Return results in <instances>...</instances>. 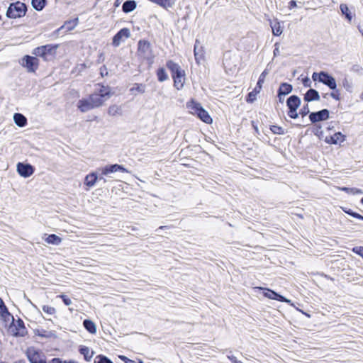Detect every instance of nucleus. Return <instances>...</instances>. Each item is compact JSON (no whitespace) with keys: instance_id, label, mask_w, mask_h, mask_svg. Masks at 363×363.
I'll return each mask as SVG.
<instances>
[{"instance_id":"nucleus-38","label":"nucleus","mask_w":363,"mask_h":363,"mask_svg":"<svg viewBox=\"0 0 363 363\" xmlns=\"http://www.w3.org/2000/svg\"><path fill=\"white\" fill-rule=\"evenodd\" d=\"M94 363H113L109 358L107 357L99 354L94 359Z\"/></svg>"},{"instance_id":"nucleus-61","label":"nucleus","mask_w":363,"mask_h":363,"mask_svg":"<svg viewBox=\"0 0 363 363\" xmlns=\"http://www.w3.org/2000/svg\"><path fill=\"white\" fill-rule=\"evenodd\" d=\"M284 96V95H279V94H277V96L279 98V101L281 104L284 102V97H283Z\"/></svg>"},{"instance_id":"nucleus-10","label":"nucleus","mask_w":363,"mask_h":363,"mask_svg":"<svg viewBox=\"0 0 363 363\" xmlns=\"http://www.w3.org/2000/svg\"><path fill=\"white\" fill-rule=\"evenodd\" d=\"M330 112L328 109L324 108L316 112H311L309 114V119L312 123L325 121L329 118Z\"/></svg>"},{"instance_id":"nucleus-56","label":"nucleus","mask_w":363,"mask_h":363,"mask_svg":"<svg viewBox=\"0 0 363 363\" xmlns=\"http://www.w3.org/2000/svg\"><path fill=\"white\" fill-rule=\"evenodd\" d=\"M297 5H296V1H294V0H291V1H289V9H294V7H296Z\"/></svg>"},{"instance_id":"nucleus-3","label":"nucleus","mask_w":363,"mask_h":363,"mask_svg":"<svg viewBox=\"0 0 363 363\" xmlns=\"http://www.w3.org/2000/svg\"><path fill=\"white\" fill-rule=\"evenodd\" d=\"M26 10L27 7L24 3L16 1L10 4L6 11V16L9 18H21L26 15Z\"/></svg>"},{"instance_id":"nucleus-23","label":"nucleus","mask_w":363,"mask_h":363,"mask_svg":"<svg viewBox=\"0 0 363 363\" xmlns=\"http://www.w3.org/2000/svg\"><path fill=\"white\" fill-rule=\"evenodd\" d=\"M292 85L286 82H283L280 84L279 88L277 91V94L279 95H288L292 91Z\"/></svg>"},{"instance_id":"nucleus-33","label":"nucleus","mask_w":363,"mask_h":363,"mask_svg":"<svg viewBox=\"0 0 363 363\" xmlns=\"http://www.w3.org/2000/svg\"><path fill=\"white\" fill-rule=\"evenodd\" d=\"M45 241L49 244L58 245L61 243L62 239L55 234H51L47 237Z\"/></svg>"},{"instance_id":"nucleus-42","label":"nucleus","mask_w":363,"mask_h":363,"mask_svg":"<svg viewBox=\"0 0 363 363\" xmlns=\"http://www.w3.org/2000/svg\"><path fill=\"white\" fill-rule=\"evenodd\" d=\"M131 91H136L139 93L143 94L145 91V85L143 84H135L134 86L131 88Z\"/></svg>"},{"instance_id":"nucleus-26","label":"nucleus","mask_w":363,"mask_h":363,"mask_svg":"<svg viewBox=\"0 0 363 363\" xmlns=\"http://www.w3.org/2000/svg\"><path fill=\"white\" fill-rule=\"evenodd\" d=\"M83 326L91 334H95L96 333V324L89 319H85L83 321Z\"/></svg>"},{"instance_id":"nucleus-12","label":"nucleus","mask_w":363,"mask_h":363,"mask_svg":"<svg viewBox=\"0 0 363 363\" xmlns=\"http://www.w3.org/2000/svg\"><path fill=\"white\" fill-rule=\"evenodd\" d=\"M130 36V30L127 28L121 29L113 38L112 44L115 47L119 46L121 43L124 39L128 38Z\"/></svg>"},{"instance_id":"nucleus-9","label":"nucleus","mask_w":363,"mask_h":363,"mask_svg":"<svg viewBox=\"0 0 363 363\" xmlns=\"http://www.w3.org/2000/svg\"><path fill=\"white\" fill-rule=\"evenodd\" d=\"M99 172H101L102 175L108 176L109 174L115 173L117 172H129V171L125 169L123 165L114 164H108L98 169Z\"/></svg>"},{"instance_id":"nucleus-11","label":"nucleus","mask_w":363,"mask_h":363,"mask_svg":"<svg viewBox=\"0 0 363 363\" xmlns=\"http://www.w3.org/2000/svg\"><path fill=\"white\" fill-rule=\"evenodd\" d=\"M17 172L20 176L27 178L34 172V167L28 163L18 162L17 164Z\"/></svg>"},{"instance_id":"nucleus-45","label":"nucleus","mask_w":363,"mask_h":363,"mask_svg":"<svg viewBox=\"0 0 363 363\" xmlns=\"http://www.w3.org/2000/svg\"><path fill=\"white\" fill-rule=\"evenodd\" d=\"M310 109L308 104L304 105L299 111V114L302 116V117H305L308 114H310Z\"/></svg>"},{"instance_id":"nucleus-21","label":"nucleus","mask_w":363,"mask_h":363,"mask_svg":"<svg viewBox=\"0 0 363 363\" xmlns=\"http://www.w3.org/2000/svg\"><path fill=\"white\" fill-rule=\"evenodd\" d=\"M89 99H82L78 102V108L82 112H86L91 109L95 108Z\"/></svg>"},{"instance_id":"nucleus-63","label":"nucleus","mask_w":363,"mask_h":363,"mask_svg":"<svg viewBox=\"0 0 363 363\" xmlns=\"http://www.w3.org/2000/svg\"><path fill=\"white\" fill-rule=\"evenodd\" d=\"M328 95V94H323V96L324 98H327Z\"/></svg>"},{"instance_id":"nucleus-16","label":"nucleus","mask_w":363,"mask_h":363,"mask_svg":"<svg viewBox=\"0 0 363 363\" xmlns=\"http://www.w3.org/2000/svg\"><path fill=\"white\" fill-rule=\"evenodd\" d=\"M345 139V136L341 133L337 132L335 133L333 135L330 136L329 138L327 137L325 138V142L328 144H340L342 143Z\"/></svg>"},{"instance_id":"nucleus-14","label":"nucleus","mask_w":363,"mask_h":363,"mask_svg":"<svg viewBox=\"0 0 363 363\" xmlns=\"http://www.w3.org/2000/svg\"><path fill=\"white\" fill-rule=\"evenodd\" d=\"M166 66L170 70L172 77L184 75V72L182 69L180 65L172 60L167 61Z\"/></svg>"},{"instance_id":"nucleus-59","label":"nucleus","mask_w":363,"mask_h":363,"mask_svg":"<svg viewBox=\"0 0 363 363\" xmlns=\"http://www.w3.org/2000/svg\"><path fill=\"white\" fill-rule=\"evenodd\" d=\"M351 191H352L353 193H357V194H363V191L361 190V189H350Z\"/></svg>"},{"instance_id":"nucleus-7","label":"nucleus","mask_w":363,"mask_h":363,"mask_svg":"<svg viewBox=\"0 0 363 363\" xmlns=\"http://www.w3.org/2000/svg\"><path fill=\"white\" fill-rule=\"evenodd\" d=\"M9 330L14 337H24L28 333L24 323L21 318H18L16 323H14V320H12Z\"/></svg>"},{"instance_id":"nucleus-15","label":"nucleus","mask_w":363,"mask_h":363,"mask_svg":"<svg viewBox=\"0 0 363 363\" xmlns=\"http://www.w3.org/2000/svg\"><path fill=\"white\" fill-rule=\"evenodd\" d=\"M264 290L265 291L264 292V295L265 297H267L270 299L281 301V302H288L289 301L285 297L279 294L278 293L275 292L273 290H271L269 289H264Z\"/></svg>"},{"instance_id":"nucleus-31","label":"nucleus","mask_w":363,"mask_h":363,"mask_svg":"<svg viewBox=\"0 0 363 363\" xmlns=\"http://www.w3.org/2000/svg\"><path fill=\"white\" fill-rule=\"evenodd\" d=\"M152 2H154L163 8L167 9L171 8L175 2V0H150Z\"/></svg>"},{"instance_id":"nucleus-51","label":"nucleus","mask_w":363,"mask_h":363,"mask_svg":"<svg viewBox=\"0 0 363 363\" xmlns=\"http://www.w3.org/2000/svg\"><path fill=\"white\" fill-rule=\"evenodd\" d=\"M100 74L102 77L108 74V69L106 65H103L100 67Z\"/></svg>"},{"instance_id":"nucleus-41","label":"nucleus","mask_w":363,"mask_h":363,"mask_svg":"<svg viewBox=\"0 0 363 363\" xmlns=\"http://www.w3.org/2000/svg\"><path fill=\"white\" fill-rule=\"evenodd\" d=\"M342 86L348 92H352L353 85L347 78L342 79Z\"/></svg>"},{"instance_id":"nucleus-64","label":"nucleus","mask_w":363,"mask_h":363,"mask_svg":"<svg viewBox=\"0 0 363 363\" xmlns=\"http://www.w3.org/2000/svg\"><path fill=\"white\" fill-rule=\"evenodd\" d=\"M360 98H361L362 100H363V92L361 94Z\"/></svg>"},{"instance_id":"nucleus-46","label":"nucleus","mask_w":363,"mask_h":363,"mask_svg":"<svg viewBox=\"0 0 363 363\" xmlns=\"http://www.w3.org/2000/svg\"><path fill=\"white\" fill-rule=\"evenodd\" d=\"M352 252L363 259V246H356L352 248Z\"/></svg>"},{"instance_id":"nucleus-54","label":"nucleus","mask_w":363,"mask_h":363,"mask_svg":"<svg viewBox=\"0 0 363 363\" xmlns=\"http://www.w3.org/2000/svg\"><path fill=\"white\" fill-rule=\"evenodd\" d=\"M279 43H276L275 45H274V52H273V54H274V57H277L279 55Z\"/></svg>"},{"instance_id":"nucleus-44","label":"nucleus","mask_w":363,"mask_h":363,"mask_svg":"<svg viewBox=\"0 0 363 363\" xmlns=\"http://www.w3.org/2000/svg\"><path fill=\"white\" fill-rule=\"evenodd\" d=\"M42 309H43V312H45V313H47L48 315H53L56 312V310L54 307L45 306V305L42 307Z\"/></svg>"},{"instance_id":"nucleus-58","label":"nucleus","mask_w":363,"mask_h":363,"mask_svg":"<svg viewBox=\"0 0 363 363\" xmlns=\"http://www.w3.org/2000/svg\"><path fill=\"white\" fill-rule=\"evenodd\" d=\"M63 362H64V361H62L60 358H57V357L53 358L51 360V363H63Z\"/></svg>"},{"instance_id":"nucleus-40","label":"nucleus","mask_w":363,"mask_h":363,"mask_svg":"<svg viewBox=\"0 0 363 363\" xmlns=\"http://www.w3.org/2000/svg\"><path fill=\"white\" fill-rule=\"evenodd\" d=\"M78 23V18H74L72 21H66L64 26L69 30L74 29Z\"/></svg>"},{"instance_id":"nucleus-53","label":"nucleus","mask_w":363,"mask_h":363,"mask_svg":"<svg viewBox=\"0 0 363 363\" xmlns=\"http://www.w3.org/2000/svg\"><path fill=\"white\" fill-rule=\"evenodd\" d=\"M119 358L123 361L125 363H137L134 360H132L129 358H128L127 357L125 356H123V355H121L119 356Z\"/></svg>"},{"instance_id":"nucleus-20","label":"nucleus","mask_w":363,"mask_h":363,"mask_svg":"<svg viewBox=\"0 0 363 363\" xmlns=\"http://www.w3.org/2000/svg\"><path fill=\"white\" fill-rule=\"evenodd\" d=\"M89 98L93 105L92 106H94V108H98V107L101 106L104 104V103L106 101V99L102 98L101 96L96 94L94 92L92 93L91 94H90Z\"/></svg>"},{"instance_id":"nucleus-2","label":"nucleus","mask_w":363,"mask_h":363,"mask_svg":"<svg viewBox=\"0 0 363 363\" xmlns=\"http://www.w3.org/2000/svg\"><path fill=\"white\" fill-rule=\"evenodd\" d=\"M311 78L313 82H318L322 83L333 91L336 90V80L331 74L327 72L320 71V72H313L312 74Z\"/></svg>"},{"instance_id":"nucleus-35","label":"nucleus","mask_w":363,"mask_h":363,"mask_svg":"<svg viewBox=\"0 0 363 363\" xmlns=\"http://www.w3.org/2000/svg\"><path fill=\"white\" fill-rule=\"evenodd\" d=\"M174 80V86L177 89H181L184 86V75H179L172 77Z\"/></svg>"},{"instance_id":"nucleus-1","label":"nucleus","mask_w":363,"mask_h":363,"mask_svg":"<svg viewBox=\"0 0 363 363\" xmlns=\"http://www.w3.org/2000/svg\"><path fill=\"white\" fill-rule=\"evenodd\" d=\"M58 45L48 44L35 48L32 53L36 57H42L45 61H49L55 57Z\"/></svg>"},{"instance_id":"nucleus-19","label":"nucleus","mask_w":363,"mask_h":363,"mask_svg":"<svg viewBox=\"0 0 363 363\" xmlns=\"http://www.w3.org/2000/svg\"><path fill=\"white\" fill-rule=\"evenodd\" d=\"M301 104V99L296 95L290 96L286 100V106L289 109L298 108Z\"/></svg>"},{"instance_id":"nucleus-17","label":"nucleus","mask_w":363,"mask_h":363,"mask_svg":"<svg viewBox=\"0 0 363 363\" xmlns=\"http://www.w3.org/2000/svg\"><path fill=\"white\" fill-rule=\"evenodd\" d=\"M98 181V174L96 172H92L87 174L84 181V184L89 188L93 187Z\"/></svg>"},{"instance_id":"nucleus-43","label":"nucleus","mask_w":363,"mask_h":363,"mask_svg":"<svg viewBox=\"0 0 363 363\" xmlns=\"http://www.w3.org/2000/svg\"><path fill=\"white\" fill-rule=\"evenodd\" d=\"M268 73L269 72H268L267 69H264L261 73V74L259 75L258 82L257 83V85H259V86L262 87V84L264 82L265 78H266L267 75L268 74Z\"/></svg>"},{"instance_id":"nucleus-36","label":"nucleus","mask_w":363,"mask_h":363,"mask_svg":"<svg viewBox=\"0 0 363 363\" xmlns=\"http://www.w3.org/2000/svg\"><path fill=\"white\" fill-rule=\"evenodd\" d=\"M157 77L158 79V81L160 82H164L168 79V75L163 67H160L157 70Z\"/></svg>"},{"instance_id":"nucleus-62","label":"nucleus","mask_w":363,"mask_h":363,"mask_svg":"<svg viewBox=\"0 0 363 363\" xmlns=\"http://www.w3.org/2000/svg\"><path fill=\"white\" fill-rule=\"evenodd\" d=\"M121 1H122V0H116L115 3H114V6L116 7H118L121 4Z\"/></svg>"},{"instance_id":"nucleus-6","label":"nucleus","mask_w":363,"mask_h":363,"mask_svg":"<svg viewBox=\"0 0 363 363\" xmlns=\"http://www.w3.org/2000/svg\"><path fill=\"white\" fill-rule=\"evenodd\" d=\"M138 51L139 55L143 59L150 60L153 58L151 44L145 40H140L138 43Z\"/></svg>"},{"instance_id":"nucleus-48","label":"nucleus","mask_w":363,"mask_h":363,"mask_svg":"<svg viewBox=\"0 0 363 363\" xmlns=\"http://www.w3.org/2000/svg\"><path fill=\"white\" fill-rule=\"evenodd\" d=\"M297 109L298 108H291V109H289V111H288V116L291 118H293V119H296L298 117V114L297 113Z\"/></svg>"},{"instance_id":"nucleus-37","label":"nucleus","mask_w":363,"mask_h":363,"mask_svg":"<svg viewBox=\"0 0 363 363\" xmlns=\"http://www.w3.org/2000/svg\"><path fill=\"white\" fill-rule=\"evenodd\" d=\"M271 27L274 35L279 36L283 32L279 22H275L274 24H271Z\"/></svg>"},{"instance_id":"nucleus-5","label":"nucleus","mask_w":363,"mask_h":363,"mask_svg":"<svg viewBox=\"0 0 363 363\" xmlns=\"http://www.w3.org/2000/svg\"><path fill=\"white\" fill-rule=\"evenodd\" d=\"M25 354L30 363H47L46 357L43 351L35 347H28Z\"/></svg>"},{"instance_id":"nucleus-28","label":"nucleus","mask_w":363,"mask_h":363,"mask_svg":"<svg viewBox=\"0 0 363 363\" xmlns=\"http://www.w3.org/2000/svg\"><path fill=\"white\" fill-rule=\"evenodd\" d=\"M123 113L122 108L121 106L111 105L108 109V114L111 116H121Z\"/></svg>"},{"instance_id":"nucleus-49","label":"nucleus","mask_w":363,"mask_h":363,"mask_svg":"<svg viewBox=\"0 0 363 363\" xmlns=\"http://www.w3.org/2000/svg\"><path fill=\"white\" fill-rule=\"evenodd\" d=\"M35 334L38 336L42 337H51L50 333H47L45 330H37L35 333Z\"/></svg>"},{"instance_id":"nucleus-27","label":"nucleus","mask_w":363,"mask_h":363,"mask_svg":"<svg viewBox=\"0 0 363 363\" xmlns=\"http://www.w3.org/2000/svg\"><path fill=\"white\" fill-rule=\"evenodd\" d=\"M261 89H262V87L257 84L256 86L254 88V89L247 94V96L246 97L247 102H248V103L254 102L256 100V96H257V94H259L260 92Z\"/></svg>"},{"instance_id":"nucleus-47","label":"nucleus","mask_w":363,"mask_h":363,"mask_svg":"<svg viewBox=\"0 0 363 363\" xmlns=\"http://www.w3.org/2000/svg\"><path fill=\"white\" fill-rule=\"evenodd\" d=\"M59 297L62 300L63 303L66 306H70L72 303V300L67 295L61 294Z\"/></svg>"},{"instance_id":"nucleus-57","label":"nucleus","mask_w":363,"mask_h":363,"mask_svg":"<svg viewBox=\"0 0 363 363\" xmlns=\"http://www.w3.org/2000/svg\"><path fill=\"white\" fill-rule=\"evenodd\" d=\"M228 359L233 362V363H239L240 361L238 360L237 358L232 355V356H228Z\"/></svg>"},{"instance_id":"nucleus-30","label":"nucleus","mask_w":363,"mask_h":363,"mask_svg":"<svg viewBox=\"0 0 363 363\" xmlns=\"http://www.w3.org/2000/svg\"><path fill=\"white\" fill-rule=\"evenodd\" d=\"M340 9L342 14L345 15V18L349 22H351V21L352 19V15L351 12L350 11L348 6L345 4H341L340 6Z\"/></svg>"},{"instance_id":"nucleus-25","label":"nucleus","mask_w":363,"mask_h":363,"mask_svg":"<svg viewBox=\"0 0 363 363\" xmlns=\"http://www.w3.org/2000/svg\"><path fill=\"white\" fill-rule=\"evenodd\" d=\"M13 121L18 127H24L27 124V118L19 113H14Z\"/></svg>"},{"instance_id":"nucleus-18","label":"nucleus","mask_w":363,"mask_h":363,"mask_svg":"<svg viewBox=\"0 0 363 363\" xmlns=\"http://www.w3.org/2000/svg\"><path fill=\"white\" fill-rule=\"evenodd\" d=\"M303 99L306 102L318 101L320 99V95L317 90L310 88L305 94Z\"/></svg>"},{"instance_id":"nucleus-60","label":"nucleus","mask_w":363,"mask_h":363,"mask_svg":"<svg viewBox=\"0 0 363 363\" xmlns=\"http://www.w3.org/2000/svg\"><path fill=\"white\" fill-rule=\"evenodd\" d=\"M104 175L101 174V176H98V181H103L104 183L106 182V179L104 177Z\"/></svg>"},{"instance_id":"nucleus-50","label":"nucleus","mask_w":363,"mask_h":363,"mask_svg":"<svg viewBox=\"0 0 363 363\" xmlns=\"http://www.w3.org/2000/svg\"><path fill=\"white\" fill-rule=\"evenodd\" d=\"M344 211H345L347 214H348V215H350V216H352V217H354V218H357V219H359V218H361V215H360L359 213H356V212L353 211H352V210H351V209H347V210L344 209Z\"/></svg>"},{"instance_id":"nucleus-32","label":"nucleus","mask_w":363,"mask_h":363,"mask_svg":"<svg viewBox=\"0 0 363 363\" xmlns=\"http://www.w3.org/2000/svg\"><path fill=\"white\" fill-rule=\"evenodd\" d=\"M0 315L5 320L9 317H11L13 320H14L13 316L9 312L4 302L0 303Z\"/></svg>"},{"instance_id":"nucleus-39","label":"nucleus","mask_w":363,"mask_h":363,"mask_svg":"<svg viewBox=\"0 0 363 363\" xmlns=\"http://www.w3.org/2000/svg\"><path fill=\"white\" fill-rule=\"evenodd\" d=\"M270 130H272V132L274 134L284 135L285 133L284 129L282 127L279 126V125H271Z\"/></svg>"},{"instance_id":"nucleus-24","label":"nucleus","mask_w":363,"mask_h":363,"mask_svg":"<svg viewBox=\"0 0 363 363\" xmlns=\"http://www.w3.org/2000/svg\"><path fill=\"white\" fill-rule=\"evenodd\" d=\"M79 352L81 354H82L84 357V359L87 362L91 361L94 352L91 351L88 347L82 345L79 347Z\"/></svg>"},{"instance_id":"nucleus-55","label":"nucleus","mask_w":363,"mask_h":363,"mask_svg":"<svg viewBox=\"0 0 363 363\" xmlns=\"http://www.w3.org/2000/svg\"><path fill=\"white\" fill-rule=\"evenodd\" d=\"M303 84L305 87H311V82L308 77L303 79Z\"/></svg>"},{"instance_id":"nucleus-29","label":"nucleus","mask_w":363,"mask_h":363,"mask_svg":"<svg viewBox=\"0 0 363 363\" xmlns=\"http://www.w3.org/2000/svg\"><path fill=\"white\" fill-rule=\"evenodd\" d=\"M199 40H196V42H195V45H194V57H195V60L197 62H199V61L202 59L203 57V50H202V47H200L199 48Z\"/></svg>"},{"instance_id":"nucleus-52","label":"nucleus","mask_w":363,"mask_h":363,"mask_svg":"<svg viewBox=\"0 0 363 363\" xmlns=\"http://www.w3.org/2000/svg\"><path fill=\"white\" fill-rule=\"evenodd\" d=\"M335 91H333V92H331V93L330 94V96L333 99H335V100H337V101H339V100L340 99V93H339V90H337V89H336V90H335Z\"/></svg>"},{"instance_id":"nucleus-4","label":"nucleus","mask_w":363,"mask_h":363,"mask_svg":"<svg viewBox=\"0 0 363 363\" xmlns=\"http://www.w3.org/2000/svg\"><path fill=\"white\" fill-rule=\"evenodd\" d=\"M188 107L191 109V112L193 114L196 115L204 123L207 124L212 123L211 117L199 103L192 100L190 104L188 105Z\"/></svg>"},{"instance_id":"nucleus-13","label":"nucleus","mask_w":363,"mask_h":363,"mask_svg":"<svg viewBox=\"0 0 363 363\" xmlns=\"http://www.w3.org/2000/svg\"><path fill=\"white\" fill-rule=\"evenodd\" d=\"M94 92L101 96L106 100L109 99L112 95L111 87L108 86H104L101 84H97L96 85V88Z\"/></svg>"},{"instance_id":"nucleus-8","label":"nucleus","mask_w":363,"mask_h":363,"mask_svg":"<svg viewBox=\"0 0 363 363\" xmlns=\"http://www.w3.org/2000/svg\"><path fill=\"white\" fill-rule=\"evenodd\" d=\"M39 60L36 57L25 55L22 58L21 65L26 67L28 72H35L38 68Z\"/></svg>"},{"instance_id":"nucleus-34","label":"nucleus","mask_w":363,"mask_h":363,"mask_svg":"<svg viewBox=\"0 0 363 363\" xmlns=\"http://www.w3.org/2000/svg\"><path fill=\"white\" fill-rule=\"evenodd\" d=\"M32 6L36 11H41L44 9L46 5V0H32Z\"/></svg>"},{"instance_id":"nucleus-22","label":"nucleus","mask_w":363,"mask_h":363,"mask_svg":"<svg viewBox=\"0 0 363 363\" xmlns=\"http://www.w3.org/2000/svg\"><path fill=\"white\" fill-rule=\"evenodd\" d=\"M137 3L135 0H127L122 6V10L124 13H130L136 9Z\"/></svg>"}]
</instances>
